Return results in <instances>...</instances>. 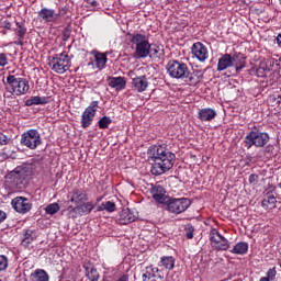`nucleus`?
<instances>
[{"instance_id":"1","label":"nucleus","mask_w":281,"mask_h":281,"mask_svg":"<svg viewBox=\"0 0 281 281\" xmlns=\"http://www.w3.org/2000/svg\"><path fill=\"white\" fill-rule=\"evenodd\" d=\"M148 158L154 161L150 172L155 177L172 170L177 156L166 145H151L147 150Z\"/></svg>"},{"instance_id":"2","label":"nucleus","mask_w":281,"mask_h":281,"mask_svg":"<svg viewBox=\"0 0 281 281\" xmlns=\"http://www.w3.org/2000/svg\"><path fill=\"white\" fill-rule=\"evenodd\" d=\"M130 43L134 47L135 58H159L164 54L161 46H154L150 44V38L144 33L130 34Z\"/></svg>"},{"instance_id":"3","label":"nucleus","mask_w":281,"mask_h":281,"mask_svg":"<svg viewBox=\"0 0 281 281\" xmlns=\"http://www.w3.org/2000/svg\"><path fill=\"white\" fill-rule=\"evenodd\" d=\"M48 67L55 74H66L71 67V56L67 52L55 54L48 57Z\"/></svg>"},{"instance_id":"4","label":"nucleus","mask_w":281,"mask_h":281,"mask_svg":"<svg viewBox=\"0 0 281 281\" xmlns=\"http://www.w3.org/2000/svg\"><path fill=\"white\" fill-rule=\"evenodd\" d=\"M7 85L11 88L12 95H25L30 91V81L14 75L7 77Z\"/></svg>"},{"instance_id":"5","label":"nucleus","mask_w":281,"mask_h":281,"mask_svg":"<svg viewBox=\"0 0 281 281\" xmlns=\"http://www.w3.org/2000/svg\"><path fill=\"white\" fill-rule=\"evenodd\" d=\"M244 144L246 148H251V146H256V148H262L269 144V134L260 131H250L244 139Z\"/></svg>"},{"instance_id":"6","label":"nucleus","mask_w":281,"mask_h":281,"mask_svg":"<svg viewBox=\"0 0 281 281\" xmlns=\"http://www.w3.org/2000/svg\"><path fill=\"white\" fill-rule=\"evenodd\" d=\"M166 69L170 78H176V80H186L189 68L187 64H183V61L172 59L168 61Z\"/></svg>"},{"instance_id":"7","label":"nucleus","mask_w":281,"mask_h":281,"mask_svg":"<svg viewBox=\"0 0 281 281\" xmlns=\"http://www.w3.org/2000/svg\"><path fill=\"white\" fill-rule=\"evenodd\" d=\"M165 203L167 205L166 210L170 214H183L192 205V201L188 198H169Z\"/></svg>"},{"instance_id":"8","label":"nucleus","mask_w":281,"mask_h":281,"mask_svg":"<svg viewBox=\"0 0 281 281\" xmlns=\"http://www.w3.org/2000/svg\"><path fill=\"white\" fill-rule=\"evenodd\" d=\"M20 144L30 148V150H36L43 142L41 140V133L36 130H29L21 135Z\"/></svg>"},{"instance_id":"9","label":"nucleus","mask_w":281,"mask_h":281,"mask_svg":"<svg viewBox=\"0 0 281 281\" xmlns=\"http://www.w3.org/2000/svg\"><path fill=\"white\" fill-rule=\"evenodd\" d=\"M93 202H83L81 204H77V206L69 205L67 207L68 218H78V216H87V214H91L93 212Z\"/></svg>"},{"instance_id":"10","label":"nucleus","mask_w":281,"mask_h":281,"mask_svg":"<svg viewBox=\"0 0 281 281\" xmlns=\"http://www.w3.org/2000/svg\"><path fill=\"white\" fill-rule=\"evenodd\" d=\"M100 102L92 101L89 106L85 109L81 114V128H89L93 124V120H95V113H98Z\"/></svg>"},{"instance_id":"11","label":"nucleus","mask_w":281,"mask_h":281,"mask_svg":"<svg viewBox=\"0 0 281 281\" xmlns=\"http://www.w3.org/2000/svg\"><path fill=\"white\" fill-rule=\"evenodd\" d=\"M67 199L68 203H72V205L78 206L89 201V193L82 188H75L68 192Z\"/></svg>"},{"instance_id":"12","label":"nucleus","mask_w":281,"mask_h":281,"mask_svg":"<svg viewBox=\"0 0 281 281\" xmlns=\"http://www.w3.org/2000/svg\"><path fill=\"white\" fill-rule=\"evenodd\" d=\"M210 240L213 244V247L218 251H227V249H229V240L221 235L216 228L211 229Z\"/></svg>"},{"instance_id":"13","label":"nucleus","mask_w":281,"mask_h":281,"mask_svg":"<svg viewBox=\"0 0 281 281\" xmlns=\"http://www.w3.org/2000/svg\"><path fill=\"white\" fill-rule=\"evenodd\" d=\"M192 58H196L199 63H205L210 58L207 47L201 42H196L191 46Z\"/></svg>"},{"instance_id":"14","label":"nucleus","mask_w":281,"mask_h":281,"mask_svg":"<svg viewBox=\"0 0 281 281\" xmlns=\"http://www.w3.org/2000/svg\"><path fill=\"white\" fill-rule=\"evenodd\" d=\"M11 205L19 214H27L32 210V202L24 196H16L11 201Z\"/></svg>"},{"instance_id":"15","label":"nucleus","mask_w":281,"mask_h":281,"mask_svg":"<svg viewBox=\"0 0 281 281\" xmlns=\"http://www.w3.org/2000/svg\"><path fill=\"white\" fill-rule=\"evenodd\" d=\"M37 16L42 23H56L60 19V13L49 8H43L38 11Z\"/></svg>"},{"instance_id":"16","label":"nucleus","mask_w":281,"mask_h":281,"mask_svg":"<svg viewBox=\"0 0 281 281\" xmlns=\"http://www.w3.org/2000/svg\"><path fill=\"white\" fill-rule=\"evenodd\" d=\"M137 221V214H135L131 209H123L120 213L119 224L120 225H128L130 223H134Z\"/></svg>"},{"instance_id":"17","label":"nucleus","mask_w":281,"mask_h":281,"mask_svg":"<svg viewBox=\"0 0 281 281\" xmlns=\"http://www.w3.org/2000/svg\"><path fill=\"white\" fill-rule=\"evenodd\" d=\"M132 87L137 93H144L148 89V79L146 76H139L132 79Z\"/></svg>"},{"instance_id":"18","label":"nucleus","mask_w":281,"mask_h":281,"mask_svg":"<svg viewBox=\"0 0 281 281\" xmlns=\"http://www.w3.org/2000/svg\"><path fill=\"white\" fill-rule=\"evenodd\" d=\"M187 85L190 87H196L199 82L203 80V71L195 70L194 72H190V68L188 69V76L184 77Z\"/></svg>"},{"instance_id":"19","label":"nucleus","mask_w":281,"mask_h":281,"mask_svg":"<svg viewBox=\"0 0 281 281\" xmlns=\"http://www.w3.org/2000/svg\"><path fill=\"white\" fill-rule=\"evenodd\" d=\"M150 194L157 203H166V189L161 186H155L150 189Z\"/></svg>"},{"instance_id":"20","label":"nucleus","mask_w":281,"mask_h":281,"mask_svg":"<svg viewBox=\"0 0 281 281\" xmlns=\"http://www.w3.org/2000/svg\"><path fill=\"white\" fill-rule=\"evenodd\" d=\"M198 117L201 122H212L216 117V112L211 108H204L198 112Z\"/></svg>"},{"instance_id":"21","label":"nucleus","mask_w":281,"mask_h":281,"mask_svg":"<svg viewBox=\"0 0 281 281\" xmlns=\"http://www.w3.org/2000/svg\"><path fill=\"white\" fill-rule=\"evenodd\" d=\"M153 278L164 280V274H161V271H159V268L157 267H147L143 273V280H149Z\"/></svg>"},{"instance_id":"22","label":"nucleus","mask_w":281,"mask_h":281,"mask_svg":"<svg viewBox=\"0 0 281 281\" xmlns=\"http://www.w3.org/2000/svg\"><path fill=\"white\" fill-rule=\"evenodd\" d=\"M109 87L115 89V91H122L126 89V79L124 77H112L110 78Z\"/></svg>"},{"instance_id":"23","label":"nucleus","mask_w":281,"mask_h":281,"mask_svg":"<svg viewBox=\"0 0 281 281\" xmlns=\"http://www.w3.org/2000/svg\"><path fill=\"white\" fill-rule=\"evenodd\" d=\"M27 170V167L21 168V169H15L12 173L11 177L14 179L15 186H19V179L21 181H25V177H30L32 175V170Z\"/></svg>"},{"instance_id":"24","label":"nucleus","mask_w":281,"mask_h":281,"mask_svg":"<svg viewBox=\"0 0 281 281\" xmlns=\"http://www.w3.org/2000/svg\"><path fill=\"white\" fill-rule=\"evenodd\" d=\"M49 104V97H31L25 101V106H38Z\"/></svg>"},{"instance_id":"25","label":"nucleus","mask_w":281,"mask_h":281,"mask_svg":"<svg viewBox=\"0 0 281 281\" xmlns=\"http://www.w3.org/2000/svg\"><path fill=\"white\" fill-rule=\"evenodd\" d=\"M232 65L233 67H235L237 74L238 71H241L243 69H245L247 63L245 61V55L243 54H237L232 56Z\"/></svg>"},{"instance_id":"26","label":"nucleus","mask_w":281,"mask_h":281,"mask_svg":"<svg viewBox=\"0 0 281 281\" xmlns=\"http://www.w3.org/2000/svg\"><path fill=\"white\" fill-rule=\"evenodd\" d=\"M92 55L94 56V65L97 69H100V70L104 69V67H106V60H108L106 54L93 50Z\"/></svg>"},{"instance_id":"27","label":"nucleus","mask_w":281,"mask_h":281,"mask_svg":"<svg viewBox=\"0 0 281 281\" xmlns=\"http://www.w3.org/2000/svg\"><path fill=\"white\" fill-rule=\"evenodd\" d=\"M229 67H233L232 56L229 54H224L218 59L217 71H225V69H229Z\"/></svg>"},{"instance_id":"28","label":"nucleus","mask_w":281,"mask_h":281,"mask_svg":"<svg viewBox=\"0 0 281 281\" xmlns=\"http://www.w3.org/2000/svg\"><path fill=\"white\" fill-rule=\"evenodd\" d=\"M249 251V244L245 241L237 243L233 249H231V254H235L236 256H245Z\"/></svg>"},{"instance_id":"29","label":"nucleus","mask_w":281,"mask_h":281,"mask_svg":"<svg viewBox=\"0 0 281 281\" xmlns=\"http://www.w3.org/2000/svg\"><path fill=\"white\" fill-rule=\"evenodd\" d=\"M32 281H49V274L44 269H36L31 273Z\"/></svg>"},{"instance_id":"30","label":"nucleus","mask_w":281,"mask_h":281,"mask_svg":"<svg viewBox=\"0 0 281 281\" xmlns=\"http://www.w3.org/2000/svg\"><path fill=\"white\" fill-rule=\"evenodd\" d=\"M276 203H278L276 196H273L271 193H268L262 200L261 205L265 210H273L276 207Z\"/></svg>"},{"instance_id":"31","label":"nucleus","mask_w":281,"mask_h":281,"mask_svg":"<svg viewBox=\"0 0 281 281\" xmlns=\"http://www.w3.org/2000/svg\"><path fill=\"white\" fill-rule=\"evenodd\" d=\"M256 74L258 78H267V76L271 74V68L269 67V65H267V61H260L256 70Z\"/></svg>"},{"instance_id":"32","label":"nucleus","mask_w":281,"mask_h":281,"mask_svg":"<svg viewBox=\"0 0 281 281\" xmlns=\"http://www.w3.org/2000/svg\"><path fill=\"white\" fill-rule=\"evenodd\" d=\"M159 267H165L168 271L175 269V257L166 256L160 258Z\"/></svg>"},{"instance_id":"33","label":"nucleus","mask_w":281,"mask_h":281,"mask_svg":"<svg viewBox=\"0 0 281 281\" xmlns=\"http://www.w3.org/2000/svg\"><path fill=\"white\" fill-rule=\"evenodd\" d=\"M86 276L88 280L90 281H99L100 280V273H98V270L93 267L86 268Z\"/></svg>"},{"instance_id":"34","label":"nucleus","mask_w":281,"mask_h":281,"mask_svg":"<svg viewBox=\"0 0 281 281\" xmlns=\"http://www.w3.org/2000/svg\"><path fill=\"white\" fill-rule=\"evenodd\" d=\"M35 238H36V231L26 229L24 232V238H23L22 243L24 245H30Z\"/></svg>"},{"instance_id":"35","label":"nucleus","mask_w":281,"mask_h":281,"mask_svg":"<svg viewBox=\"0 0 281 281\" xmlns=\"http://www.w3.org/2000/svg\"><path fill=\"white\" fill-rule=\"evenodd\" d=\"M115 212V203L112 201L103 202L98 206V212Z\"/></svg>"},{"instance_id":"36","label":"nucleus","mask_w":281,"mask_h":281,"mask_svg":"<svg viewBox=\"0 0 281 281\" xmlns=\"http://www.w3.org/2000/svg\"><path fill=\"white\" fill-rule=\"evenodd\" d=\"M44 210L47 214H49V216H54V214H57V212L60 211V205L54 202L48 204Z\"/></svg>"},{"instance_id":"37","label":"nucleus","mask_w":281,"mask_h":281,"mask_svg":"<svg viewBox=\"0 0 281 281\" xmlns=\"http://www.w3.org/2000/svg\"><path fill=\"white\" fill-rule=\"evenodd\" d=\"M16 26L15 34L20 41H23V38H25V34H27V29H25V25L19 22L16 23Z\"/></svg>"},{"instance_id":"38","label":"nucleus","mask_w":281,"mask_h":281,"mask_svg":"<svg viewBox=\"0 0 281 281\" xmlns=\"http://www.w3.org/2000/svg\"><path fill=\"white\" fill-rule=\"evenodd\" d=\"M113 123L110 116H103L98 121V126L101 130L109 128V125Z\"/></svg>"},{"instance_id":"39","label":"nucleus","mask_w":281,"mask_h":281,"mask_svg":"<svg viewBox=\"0 0 281 281\" xmlns=\"http://www.w3.org/2000/svg\"><path fill=\"white\" fill-rule=\"evenodd\" d=\"M5 269H8V257L0 255V271H5Z\"/></svg>"},{"instance_id":"40","label":"nucleus","mask_w":281,"mask_h":281,"mask_svg":"<svg viewBox=\"0 0 281 281\" xmlns=\"http://www.w3.org/2000/svg\"><path fill=\"white\" fill-rule=\"evenodd\" d=\"M266 276L265 278H268L269 281H273L276 280V276H278V271H276V268L269 269Z\"/></svg>"},{"instance_id":"41","label":"nucleus","mask_w":281,"mask_h":281,"mask_svg":"<svg viewBox=\"0 0 281 281\" xmlns=\"http://www.w3.org/2000/svg\"><path fill=\"white\" fill-rule=\"evenodd\" d=\"M5 65H8V55L0 53V67H5Z\"/></svg>"},{"instance_id":"42","label":"nucleus","mask_w":281,"mask_h":281,"mask_svg":"<svg viewBox=\"0 0 281 281\" xmlns=\"http://www.w3.org/2000/svg\"><path fill=\"white\" fill-rule=\"evenodd\" d=\"M186 232H187L186 233L187 238H189V239L194 238V227L188 226L186 228Z\"/></svg>"},{"instance_id":"43","label":"nucleus","mask_w":281,"mask_h":281,"mask_svg":"<svg viewBox=\"0 0 281 281\" xmlns=\"http://www.w3.org/2000/svg\"><path fill=\"white\" fill-rule=\"evenodd\" d=\"M0 144L1 146H8V136L3 133H0Z\"/></svg>"},{"instance_id":"44","label":"nucleus","mask_w":281,"mask_h":281,"mask_svg":"<svg viewBox=\"0 0 281 281\" xmlns=\"http://www.w3.org/2000/svg\"><path fill=\"white\" fill-rule=\"evenodd\" d=\"M249 183H251L252 186H256V183H258V175H256V173L250 175Z\"/></svg>"},{"instance_id":"45","label":"nucleus","mask_w":281,"mask_h":281,"mask_svg":"<svg viewBox=\"0 0 281 281\" xmlns=\"http://www.w3.org/2000/svg\"><path fill=\"white\" fill-rule=\"evenodd\" d=\"M2 27H4V30H12V23H10V21L5 20L2 22Z\"/></svg>"},{"instance_id":"46","label":"nucleus","mask_w":281,"mask_h":281,"mask_svg":"<svg viewBox=\"0 0 281 281\" xmlns=\"http://www.w3.org/2000/svg\"><path fill=\"white\" fill-rule=\"evenodd\" d=\"M5 218H8V214H5V212L0 210V224L3 223V221H5Z\"/></svg>"},{"instance_id":"47","label":"nucleus","mask_w":281,"mask_h":281,"mask_svg":"<svg viewBox=\"0 0 281 281\" xmlns=\"http://www.w3.org/2000/svg\"><path fill=\"white\" fill-rule=\"evenodd\" d=\"M69 37H70L69 32H65L63 35V41L67 42V41H69Z\"/></svg>"},{"instance_id":"48","label":"nucleus","mask_w":281,"mask_h":281,"mask_svg":"<svg viewBox=\"0 0 281 281\" xmlns=\"http://www.w3.org/2000/svg\"><path fill=\"white\" fill-rule=\"evenodd\" d=\"M14 45L23 46V40H21V37H18V41L14 42Z\"/></svg>"},{"instance_id":"49","label":"nucleus","mask_w":281,"mask_h":281,"mask_svg":"<svg viewBox=\"0 0 281 281\" xmlns=\"http://www.w3.org/2000/svg\"><path fill=\"white\" fill-rule=\"evenodd\" d=\"M259 281H269V278L261 277Z\"/></svg>"},{"instance_id":"50","label":"nucleus","mask_w":281,"mask_h":281,"mask_svg":"<svg viewBox=\"0 0 281 281\" xmlns=\"http://www.w3.org/2000/svg\"><path fill=\"white\" fill-rule=\"evenodd\" d=\"M279 3H280V5H281V0H279Z\"/></svg>"}]
</instances>
